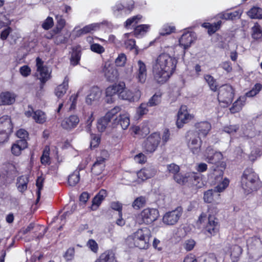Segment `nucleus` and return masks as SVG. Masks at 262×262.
<instances>
[{"label": "nucleus", "mask_w": 262, "mask_h": 262, "mask_svg": "<svg viewBox=\"0 0 262 262\" xmlns=\"http://www.w3.org/2000/svg\"><path fill=\"white\" fill-rule=\"evenodd\" d=\"M13 126L11 119L8 116H4L0 118V131L11 134Z\"/></svg>", "instance_id": "nucleus-20"}, {"label": "nucleus", "mask_w": 262, "mask_h": 262, "mask_svg": "<svg viewBox=\"0 0 262 262\" xmlns=\"http://www.w3.org/2000/svg\"><path fill=\"white\" fill-rule=\"evenodd\" d=\"M111 119L108 117H106L105 115L103 117L100 119L98 121L97 128L99 132H103L105 130L108 123L110 122Z\"/></svg>", "instance_id": "nucleus-41"}, {"label": "nucleus", "mask_w": 262, "mask_h": 262, "mask_svg": "<svg viewBox=\"0 0 262 262\" xmlns=\"http://www.w3.org/2000/svg\"><path fill=\"white\" fill-rule=\"evenodd\" d=\"M28 143L26 140H18L11 147L12 153L15 156H19L23 150L27 147Z\"/></svg>", "instance_id": "nucleus-23"}, {"label": "nucleus", "mask_w": 262, "mask_h": 262, "mask_svg": "<svg viewBox=\"0 0 262 262\" xmlns=\"http://www.w3.org/2000/svg\"><path fill=\"white\" fill-rule=\"evenodd\" d=\"M33 118L36 123L39 124L43 123L47 119L46 114L40 110H37L34 112Z\"/></svg>", "instance_id": "nucleus-38"}, {"label": "nucleus", "mask_w": 262, "mask_h": 262, "mask_svg": "<svg viewBox=\"0 0 262 262\" xmlns=\"http://www.w3.org/2000/svg\"><path fill=\"white\" fill-rule=\"evenodd\" d=\"M141 97V92L139 89L132 92L129 90L122 89L119 95V97L123 100H126L130 102H134L139 100Z\"/></svg>", "instance_id": "nucleus-13"}, {"label": "nucleus", "mask_w": 262, "mask_h": 262, "mask_svg": "<svg viewBox=\"0 0 262 262\" xmlns=\"http://www.w3.org/2000/svg\"><path fill=\"white\" fill-rule=\"evenodd\" d=\"M150 236V230L147 228H143L134 233L131 237L135 247L146 249L149 245Z\"/></svg>", "instance_id": "nucleus-4"}, {"label": "nucleus", "mask_w": 262, "mask_h": 262, "mask_svg": "<svg viewBox=\"0 0 262 262\" xmlns=\"http://www.w3.org/2000/svg\"><path fill=\"white\" fill-rule=\"evenodd\" d=\"M125 87V83H120L118 84L108 86L105 91L106 96L115 97L116 94L119 95L120 91Z\"/></svg>", "instance_id": "nucleus-25"}, {"label": "nucleus", "mask_w": 262, "mask_h": 262, "mask_svg": "<svg viewBox=\"0 0 262 262\" xmlns=\"http://www.w3.org/2000/svg\"><path fill=\"white\" fill-rule=\"evenodd\" d=\"M193 116L188 113L187 106L182 105L180 107L177 115L176 122L178 128H181L183 124L188 122L192 118Z\"/></svg>", "instance_id": "nucleus-12"}, {"label": "nucleus", "mask_w": 262, "mask_h": 262, "mask_svg": "<svg viewBox=\"0 0 262 262\" xmlns=\"http://www.w3.org/2000/svg\"><path fill=\"white\" fill-rule=\"evenodd\" d=\"M36 67L37 70L35 75L42 84H44L50 78V72L48 67L43 65V61L39 57L36 59Z\"/></svg>", "instance_id": "nucleus-7"}, {"label": "nucleus", "mask_w": 262, "mask_h": 262, "mask_svg": "<svg viewBox=\"0 0 262 262\" xmlns=\"http://www.w3.org/2000/svg\"><path fill=\"white\" fill-rule=\"evenodd\" d=\"M106 196V191L104 189H101L93 199L92 209L93 210H96Z\"/></svg>", "instance_id": "nucleus-28"}, {"label": "nucleus", "mask_w": 262, "mask_h": 262, "mask_svg": "<svg viewBox=\"0 0 262 262\" xmlns=\"http://www.w3.org/2000/svg\"><path fill=\"white\" fill-rule=\"evenodd\" d=\"M101 96V92L98 87H93L90 90V93L86 98V102L91 104L93 101L98 100Z\"/></svg>", "instance_id": "nucleus-29"}, {"label": "nucleus", "mask_w": 262, "mask_h": 262, "mask_svg": "<svg viewBox=\"0 0 262 262\" xmlns=\"http://www.w3.org/2000/svg\"><path fill=\"white\" fill-rule=\"evenodd\" d=\"M68 88V79L66 77L64 78L62 84L59 85L55 89V95L58 97H62L66 93Z\"/></svg>", "instance_id": "nucleus-32"}, {"label": "nucleus", "mask_w": 262, "mask_h": 262, "mask_svg": "<svg viewBox=\"0 0 262 262\" xmlns=\"http://www.w3.org/2000/svg\"><path fill=\"white\" fill-rule=\"evenodd\" d=\"M160 140V135L158 133H154L150 135L144 143L145 151L148 153L154 152L159 144Z\"/></svg>", "instance_id": "nucleus-11"}, {"label": "nucleus", "mask_w": 262, "mask_h": 262, "mask_svg": "<svg viewBox=\"0 0 262 262\" xmlns=\"http://www.w3.org/2000/svg\"><path fill=\"white\" fill-rule=\"evenodd\" d=\"M102 72L107 80L115 81L118 78V72L116 69L110 64L105 63L103 67Z\"/></svg>", "instance_id": "nucleus-17"}, {"label": "nucleus", "mask_w": 262, "mask_h": 262, "mask_svg": "<svg viewBox=\"0 0 262 262\" xmlns=\"http://www.w3.org/2000/svg\"><path fill=\"white\" fill-rule=\"evenodd\" d=\"M252 36L254 39H258L262 37V30L260 26L255 23L254 26L252 28Z\"/></svg>", "instance_id": "nucleus-46"}, {"label": "nucleus", "mask_w": 262, "mask_h": 262, "mask_svg": "<svg viewBox=\"0 0 262 262\" xmlns=\"http://www.w3.org/2000/svg\"><path fill=\"white\" fill-rule=\"evenodd\" d=\"M242 12L239 11H235L230 13H222L220 14V18L226 20H233L236 18H239Z\"/></svg>", "instance_id": "nucleus-44"}, {"label": "nucleus", "mask_w": 262, "mask_h": 262, "mask_svg": "<svg viewBox=\"0 0 262 262\" xmlns=\"http://www.w3.org/2000/svg\"><path fill=\"white\" fill-rule=\"evenodd\" d=\"M262 155V151L260 148L258 147L254 146L252 148L250 154L248 158L250 161L253 162L258 158L260 157Z\"/></svg>", "instance_id": "nucleus-40"}, {"label": "nucleus", "mask_w": 262, "mask_h": 262, "mask_svg": "<svg viewBox=\"0 0 262 262\" xmlns=\"http://www.w3.org/2000/svg\"><path fill=\"white\" fill-rule=\"evenodd\" d=\"M100 25L97 23H94L86 25L83 27L82 29H79L76 31L75 36L79 37L83 35L92 33L93 32L98 30L99 28Z\"/></svg>", "instance_id": "nucleus-24"}, {"label": "nucleus", "mask_w": 262, "mask_h": 262, "mask_svg": "<svg viewBox=\"0 0 262 262\" xmlns=\"http://www.w3.org/2000/svg\"><path fill=\"white\" fill-rule=\"evenodd\" d=\"M108 157V152L103 150L101 151V156L97 158L96 161L93 164L91 171L93 174L98 176L103 171L105 166V161Z\"/></svg>", "instance_id": "nucleus-9"}, {"label": "nucleus", "mask_w": 262, "mask_h": 262, "mask_svg": "<svg viewBox=\"0 0 262 262\" xmlns=\"http://www.w3.org/2000/svg\"><path fill=\"white\" fill-rule=\"evenodd\" d=\"M142 16L140 15L134 16L131 18H129L125 21V27H128L130 26L132 24H137L138 21L141 18Z\"/></svg>", "instance_id": "nucleus-62"}, {"label": "nucleus", "mask_w": 262, "mask_h": 262, "mask_svg": "<svg viewBox=\"0 0 262 262\" xmlns=\"http://www.w3.org/2000/svg\"><path fill=\"white\" fill-rule=\"evenodd\" d=\"M111 207L115 210L118 211L119 215H122V205L119 202H113L111 204Z\"/></svg>", "instance_id": "nucleus-63"}, {"label": "nucleus", "mask_w": 262, "mask_h": 262, "mask_svg": "<svg viewBox=\"0 0 262 262\" xmlns=\"http://www.w3.org/2000/svg\"><path fill=\"white\" fill-rule=\"evenodd\" d=\"M28 179L26 177L20 176L17 179V186L18 190L20 192H24L27 189Z\"/></svg>", "instance_id": "nucleus-39"}, {"label": "nucleus", "mask_w": 262, "mask_h": 262, "mask_svg": "<svg viewBox=\"0 0 262 262\" xmlns=\"http://www.w3.org/2000/svg\"><path fill=\"white\" fill-rule=\"evenodd\" d=\"M234 96V90L229 84H225L221 86L218 93V100L226 105L230 104Z\"/></svg>", "instance_id": "nucleus-6"}, {"label": "nucleus", "mask_w": 262, "mask_h": 262, "mask_svg": "<svg viewBox=\"0 0 262 262\" xmlns=\"http://www.w3.org/2000/svg\"><path fill=\"white\" fill-rule=\"evenodd\" d=\"M194 39V38L191 32H185L183 34L179 40L180 45L183 47L184 50H186L190 47Z\"/></svg>", "instance_id": "nucleus-22"}, {"label": "nucleus", "mask_w": 262, "mask_h": 262, "mask_svg": "<svg viewBox=\"0 0 262 262\" xmlns=\"http://www.w3.org/2000/svg\"><path fill=\"white\" fill-rule=\"evenodd\" d=\"M54 34L55 36L54 37V42L57 45L66 43L70 37V34L68 31L64 33L61 31Z\"/></svg>", "instance_id": "nucleus-31"}, {"label": "nucleus", "mask_w": 262, "mask_h": 262, "mask_svg": "<svg viewBox=\"0 0 262 262\" xmlns=\"http://www.w3.org/2000/svg\"><path fill=\"white\" fill-rule=\"evenodd\" d=\"M80 174L78 171L74 172L70 174L68 179V183L70 186H75L79 181Z\"/></svg>", "instance_id": "nucleus-48"}, {"label": "nucleus", "mask_w": 262, "mask_h": 262, "mask_svg": "<svg viewBox=\"0 0 262 262\" xmlns=\"http://www.w3.org/2000/svg\"><path fill=\"white\" fill-rule=\"evenodd\" d=\"M188 182L197 187H201L202 179L200 175L196 173H188Z\"/></svg>", "instance_id": "nucleus-36"}, {"label": "nucleus", "mask_w": 262, "mask_h": 262, "mask_svg": "<svg viewBox=\"0 0 262 262\" xmlns=\"http://www.w3.org/2000/svg\"><path fill=\"white\" fill-rule=\"evenodd\" d=\"M43 178H42L41 177H38L37 179L36 180V185L37 187V199H36V203L38 202L40 198L41 195V190L43 186Z\"/></svg>", "instance_id": "nucleus-50"}, {"label": "nucleus", "mask_w": 262, "mask_h": 262, "mask_svg": "<svg viewBox=\"0 0 262 262\" xmlns=\"http://www.w3.org/2000/svg\"><path fill=\"white\" fill-rule=\"evenodd\" d=\"M205 156L208 163L213 164L210 168V171L216 172L218 174L216 177L219 180H221L226 166L225 163L221 161L223 159L222 154L220 152H214L212 147L208 146L205 150Z\"/></svg>", "instance_id": "nucleus-2"}, {"label": "nucleus", "mask_w": 262, "mask_h": 262, "mask_svg": "<svg viewBox=\"0 0 262 262\" xmlns=\"http://www.w3.org/2000/svg\"><path fill=\"white\" fill-rule=\"evenodd\" d=\"M220 194L215 191L214 189H209L205 191L204 194V200L208 203H212L220 198Z\"/></svg>", "instance_id": "nucleus-30"}, {"label": "nucleus", "mask_w": 262, "mask_h": 262, "mask_svg": "<svg viewBox=\"0 0 262 262\" xmlns=\"http://www.w3.org/2000/svg\"><path fill=\"white\" fill-rule=\"evenodd\" d=\"M79 117L75 115H72L65 118L61 123V127L67 130H71L75 128L79 122Z\"/></svg>", "instance_id": "nucleus-14"}, {"label": "nucleus", "mask_w": 262, "mask_h": 262, "mask_svg": "<svg viewBox=\"0 0 262 262\" xmlns=\"http://www.w3.org/2000/svg\"><path fill=\"white\" fill-rule=\"evenodd\" d=\"M126 60V55L124 53L119 54L115 60V64L118 67H123L125 65Z\"/></svg>", "instance_id": "nucleus-53"}, {"label": "nucleus", "mask_w": 262, "mask_h": 262, "mask_svg": "<svg viewBox=\"0 0 262 262\" xmlns=\"http://www.w3.org/2000/svg\"><path fill=\"white\" fill-rule=\"evenodd\" d=\"M146 200L145 198L142 196L137 198L133 202L132 206L135 209H138L142 207L145 204Z\"/></svg>", "instance_id": "nucleus-49"}, {"label": "nucleus", "mask_w": 262, "mask_h": 262, "mask_svg": "<svg viewBox=\"0 0 262 262\" xmlns=\"http://www.w3.org/2000/svg\"><path fill=\"white\" fill-rule=\"evenodd\" d=\"M148 105L146 103H142L140 104L137 109V112L138 114L141 116L147 113Z\"/></svg>", "instance_id": "nucleus-57"}, {"label": "nucleus", "mask_w": 262, "mask_h": 262, "mask_svg": "<svg viewBox=\"0 0 262 262\" xmlns=\"http://www.w3.org/2000/svg\"><path fill=\"white\" fill-rule=\"evenodd\" d=\"M174 30V27L169 26L167 25H166L163 27L161 32H160V34L162 36L168 35L173 32Z\"/></svg>", "instance_id": "nucleus-56"}, {"label": "nucleus", "mask_w": 262, "mask_h": 262, "mask_svg": "<svg viewBox=\"0 0 262 262\" xmlns=\"http://www.w3.org/2000/svg\"><path fill=\"white\" fill-rule=\"evenodd\" d=\"M91 50L95 53L98 54H101L105 51L104 48L98 43H93L91 45Z\"/></svg>", "instance_id": "nucleus-58"}, {"label": "nucleus", "mask_w": 262, "mask_h": 262, "mask_svg": "<svg viewBox=\"0 0 262 262\" xmlns=\"http://www.w3.org/2000/svg\"><path fill=\"white\" fill-rule=\"evenodd\" d=\"M159 216V211L154 208L144 209L139 215V218L142 219L139 222V224L145 223L149 224L155 221Z\"/></svg>", "instance_id": "nucleus-10"}, {"label": "nucleus", "mask_w": 262, "mask_h": 262, "mask_svg": "<svg viewBox=\"0 0 262 262\" xmlns=\"http://www.w3.org/2000/svg\"><path fill=\"white\" fill-rule=\"evenodd\" d=\"M15 95L10 92L2 93L0 95V105H10L14 102Z\"/></svg>", "instance_id": "nucleus-27"}, {"label": "nucleus", "mask_w": 262, "mask_h": 262, "mask_svg": "<svg viewBox=\"0 0 262 262\" xmlns=\"http://www.w3.org/2000/svg\"><path fill=\"white\" fill-rule=\"evenodd\" d=\"M177 60L166 53L159 55L153 66L154 79L159 83L165 82L174 72Z\"/></svg>", "instance_id": "nucleus-1"}, {"label": "nucleus", "mask_w": 262, "mask_h": 262, "mask_svg": "<svg viewBox=\"0 0 262 262\" xmlns=\"http://www.w3.org/2000/svg\"><path fill=\"white\" fill-rule=\"evenodd\" d=\"M195 127L196 130L194 132L198 133L199 136L201 135L205 137L211 129V125L208 121H202L196 123Z\"/></svg>", "instance_id": "nucleus-18"}, {"label": "nucleus", "mask_w": 262, "mask_h": 262, "mask_svg": "<svg viewBox=\"0 0 262 262\" xmlns=\"http://www.w3.org/2000/svg\"><path fill=\"white\" fill-rule=\"evenodd\" d=\"M222 24V21L219 20L217 23L210 24V26L209 28L208 32L210 35L214 33L220 28Z\"/></svg>", "instance_id": "nucleus-55"}, {"label": "nucleus", "mask_w": 262, "mask_h": 262, "mask_svg": "<svg viewBox=\"0 0 262 262\" xmlns=\"http://www.w3.org/2000/svg\"><path fill=\"white\" fill-rule=\"evenodd\" d=\"M248 15L253 19H262V9L254 7L248 12Z\"/></svg>", "instance_id": "nucleus-37"}, {"label": "nucleus", "mask_w": 262, "mask_h": 262, "mask_svg": "<svg viewBox=\"0 0 262 262\" xmlns=\"http://www.w3.org/2000/svg\"><path fill=\"white\" fill-rule=\"evenodd\" d=\"M102 262H116L114 253L111 250H107L102 253L99 258Z\"/></svg>", "instance_id": "nucleus-33"}, {"label": "nucleus", "mask_w": 262, "mask_h": 262, "mask_svg": "<svg viewBox=\"0 0 262 262\" xmlns=\"http://www.w3.org/2000/svg\"><path fill=\"white\" fill-rule=\"evenodd\" d=\"M41 163L43 165L50 164L49 149L45 150L40 158Z\"/></svg>", "instance_id": "nucleus-60"}, {"label": "nucleus", "mask_w": 262, "mask_h": 262, "mask_svg": "<svg viewBox=\"0 0 262 262\" xmlns=\"http://www.w3.org/2000/svg\"><path fill=\"white\" fill-rule=\"evenodd\" d=\"M81 52L77 50L73 49L70 58V61L72 64L76 66L78 64L80 59Z\"/></svg>", "instance_id": "nucleus-45"}, {"label": "nucleus", "mask_w": 262, "mask_h": 262, "mask_svg": "<svg viewBox=\"0 0 262 262\" xmlns=\"http://www.w3.org/2000/svg\"><path fill=\"white\" fill-rule=\"evenodd\" d=\"M54 25L53 19L52 17L49 16L43 21L42 24V27L46 30H48L51 28Z\"/></svg>", "instance_id": "nucleus-59"}, {"label": "nucleus", "mask_w": 262, "mask_h": 262, "mask_svg": "<svg viewBox=\"0 0 262 262\" xmlns=\"http://www.w3.org/2000/svg\"><path fill=\"white\" fill-rule=\"evenodd\" d=\"M173 179L178 184L184 185L186 183L188 182V173H186L185 176H183L178 172L173 176Z\"/></svg>", "instance_id": "nucleus-47"}, {"label": "nucleus", "mask_w": 262, "mask_h": 262, "mask_svg": "<svg viewBox=\"0 0 262 262\" xmlns=\"http://www.w3.org/2000/svg\"><path fill=\"white\" fill-rule=\"evenodd\" d=\"M156 173L157 170L153 166L147 165L137 173V176L139 179L145 181L154 177Z\"/></svg>", "instance_id": "nucleus-16"}, {"label": "nucleus", "mask_w": 262, "mask_h": 262, "mask_svg": "<svg viewBox=\"0 0 262 262\" xmlns=\"http://www.w3.org/2000/svg\"><path fill=\"white\" fill-rule=\"evenodd\" d=\"M211 172H212V177L214 178L215 183L218 184L214 188L215 191H216L218 193L223 191L229 185V181L227 178H225L222 180L223 175L222 176L221 180H219V179H217L216 177V175L218 173L216 172H214V171Z\"/></svg>", "instance_id": "nucleus-19"}, {"label": "nucleus", "mask_w": 262, "mask_h": 262, "mask_svg": "<svg viewBox=\"0 0 262 262\" xmlns=\"http://www.w3.org/2000/svg\"><path fill=\"white\" fill-rule=\"evenodd\" d=\"M204 79L208 83L210 89L215 92L217 90V85L216 80L211 75L206 74L204 75Z\"/></svg>", "instance_id": "nucleus-42"}, {"label": "nucleus", "mask_w": 262, "mask_h": 262, "mask_svg": "<svg viewBox=\"0 0 262 262\" xmlns=\"http://www.w3.org/2000/svg\"><path fill=\"white\" fill-rule=\"evenodd\" d=\"M148 25H141L137 26L134 30V35L136 36L144 35L149 29Z\"/></svg>", "instance_id": "nucleus-43"}, {"label": "nucleus", "mask_w": 262, "mask_h": 262, "mask_svg": "<svg viewBox=\"0 0 262 262\" xmlns=\"http://www.w3.org/2000/svg\"><path fill=\"white\" fill-rule=\"evenodd\" d=\"M230 256L233 262L237 261L242 253V249L238 245H232L231 248Z\"/></svg>", "instance_id": "nucleus-34"}, {"label": "nucleus", "mask_w": 262, "mask_h": 262, "mask_svg": "<svg viewBox=\"0 0 262 262\" xmlns=\"http://www.w3.org/2000/svg\"><path fill=\"white\" fill-rule=\"evenodd\" d=\"M215 219L211 216L208 217V222L205 228V231L210 235H213L218 232L219 225Z\"/></svg>", "instance_id": "nucleus-21"}, {"label": "nucleus", "mask_w": 262, "mask_h": 262, "mask_svg": "<svg viewBox=\"0 0 262 262\" xmlns=\"http://www.w3.org/2000/svg\"><path fill=\"white\" fill-rule=\"evenodd\" d=\"M88 247L94 252H97L98 249V246L97 243L94 239H89L87 243Z\"/></svg>", "instance_id": "nucleus-64"}, {"label": "nucleus", "mask_w": 262, "mask_h": 262, "mask_svg": "<svg viewBox=\"0 0 262 262\" xmlns=\"http://www.w3.org/2000/svg\"><path fill=\"white\" fill-rule=\"evenodd\" d=\"M257 249L256 250L252 249L250 250L251 254L255 259H258L262 256V245L261 244H258Z\"/></svg>", "instance_id": "nucleus-51"}, {"label": "nucleus", "mask_w": 262, "mask_h": 262, "mask_svg": "<svg viewBox=\"0 0 262 262\" xmlns=\"http://www.w3.org/2000/svg\"><path fill=\"white\" fill-rule=\"evenodd\" d=\"M183 212V208L181 207H178L174 210L166 212L163 216V223L169 226L176 224L182 216Z\"/></svg>", "instance_id": "nucleus-8"}, {"label": "nucleus", "mask_w": 262, "mask_h": 262, "mask_svg": "<svg viewBox=\"0 0 262 262\" xmlns=\"http://www.w3.org/2000/svg\"><path fill=\"white\" fill-rule=\"evenodd\" d=\"M258 177L251 168L244 170L241 179L242 188L247 192L250 193L256 189Z\"/></svg>", "instance_id": "nucleus-3"}, {"label": "nucleus", "mask_w": 262, "mask_h": 262, "mask_svg": "<svg viewBox=\"0 0 262 262\" xmlns=\"http://www.w3.org/2000/svg\"><path fill=\"white\" fill-rule=\"evenodd\" d=\"M56 24L55 27L53 29V32L57 33L61 32L66 26V20L61 15H56L55 17Z\"/></svg>", "instance_id": "nucleus-35"}, {"label": "nucleus", "mask_w": 262, "mask_h": 262, "mask_svg": "<svg viewBox=\"0 0 262 262\" xmlns=\"http://www.w3.org/2000/svg\"><path fill=\"white\" fill-rule=\"evenodd\" d=\"M167 171L173 175V176L177 174L179 171H180V167L179 166L174 164V163H171L170 164H168L167 166Z\"/></svg>", "instance_id": "nucleus-52"}, {"label": "nucleus", "mask_w": 262, "mask_h": 262, "mask_svg": "<svg viewBox=\"0 0 262 262\" xmlns=\"http://www.w3.org/2000/svg\"><path fill=\"white\" fill-rule=\"evenodd\" d=\"M136 69V78L139 82L143 84L147 77L146 66L144 62L140 60L137 62Z\"/></svg>", "instance_id": "nucleus-15"}, {"label": "nucleus", "mask_w": 262, "mask_h": 262, "mask_svg": "<svg viewBox=\"0 0 262 262\" xmlns=\"http://www.w3.org/2000/svg\"><path fill=\"white\" fill-rule=\"evenodd\" d=\"M114 124L120 125L123 129H126L128 127L130 121L129 116L127 114H121L114 120Z\"/></svg>", "instance_id": "nucleus-26"}, {"label": "nucleus", "mask_w": 262, "mask_h": 262, "mask_svg": "<svg viewBox=\"0 0 262 262\" xmlns=\"http://www.w3.org/2000/svg\"><path fill=\"white\" fill-rule=\"evenodd\" d=\"M161 102L160 96L157 95H154L146 103L149 106L152 107L159 104Z\"/></svg>", "instance_id": "nucleus-54"}, {"label": "nucleus", "mask_w": 262, "mask_h": 262, "mask_svg": "<svg viewBox=\"0 0 262 262\" xmlns=\"http://www.w3.org/2000/svg\"><path fill=\"white\" fill-rule=\"evenodd\" d=\"M187 144L188 148L194 155H199L201 152L202 141L194 131H188L186 136Z\"/></svg>", "instance_id": "nucleus-5"}, {"label": "nucleus", "mask_w": 262, "mask_h": 262, "mask_svg": "<svg viewBox=\"0 0 262 262\" xmlns=\"http://www.w3.org/2000/svg\"><path fill=\"white\" fill-rule=\"evenodd\" d=\"M244 105V103H239V101L237 99L235 101L233 104L232 106L230 108V110L232 113H235L236 112H239L242 108V106Z\"/></svg>", "instance_id": "nucleus-61"}]
</instances>
